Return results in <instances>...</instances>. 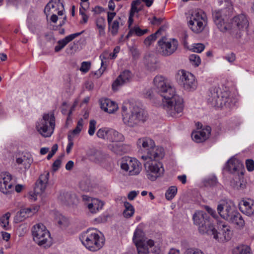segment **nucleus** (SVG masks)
<instances>
[{"instance_id": "nucleus-32", "label": "nucleus", "mask_w": 254, "mask_h": 254, "mask_svg": "<svg viewBox=\"0 0 254 254\" xmlns=\"http://www.w3.org/2000/svg\"><path fill=\"white\" fill-rule=\"evenodd\" d=\"M231 186L235 189L241 190L244 189L246 187V183L243 179V176L237 175L235 179L231 181Z\"/></svg>"}, {"instance_id": "nucleus-60", "label": "nucleus", "mask_w": 254, "mask_h": 254, "mask_svg": "<svg viewBox=\"0 0 254 254\" xmlns=\"http://www.w3.org/2000/svg\"><path fill=\"white\" fill-rule=\"evenodd\" d=\"M185 254H204L201 251L198 249H188Z\"/></svg>"}, {"instance_id": "nucleus-41", "label": "nucleus", "mask_w": 254, "mask_h": 254, "mask_svg": "<svg viewBox=\"0 0 254 254\" xmlns=\"http://www.w3.org/2000/svg\"><path fill=\"white\" fill-rule=\"evenodd\" d=\"M125 209L123 212V215L125 217L128 218L133 216L134 213V209L133 206L128 202H124Z\"/></svg>"}, {"instance_id": "nucleus-28", "label": "nucleus", "mask_w": 254, "mask_h": 254, "mask_svg": "<svg viewBox=\"0 0 254 254\" xmlns=\"http://www.w3.org/2000/svg\"><path fill=\"white\" fill-rule=\"evenodd\" d=\"M108 148L116 154L122 155L127 152L129 149V146L124 144L121 142H114L108 145Z\"/></svg>"}, {"instance_id": "nucleus-62", "label": "nucleus", "mask_w": 254, "mask_h": 254, "mask_svg": "<svg viewBox=\"0 0 254 254\" xmlns=\"http://www.w3.org/2000/svg\"><path fill=\"white\" fill-rule=\"evenodd\" d=\"M139 191H130L128 195H127V198L130 200H133L135 197L137 196V195L138 194Z\"/></svg>"}, {"instance_id": "nucleus-52", "label": "nucleus", "mask_w": 254, "mask_h": 254, "mask_svg": "<svg viewBox=\"0 0 254 254\" xmlns=\"http://www.w3.org/2000/svg\"><path fill=\"white\" fill-rule=\"evenodd\" d=\"M96 26L98 29H105L106 26L105 19L103 17H98L96 20Z\"/></svg>"}, {"instance_id": "nucleus-16", "label": "nucleus", "mask_w": 254, "mask_h": 254, "mask_svg": "<svg viewBox=\"0 0 254 254\" xmlns=\"http://www.w3.org/2000/svg\"><path fill=\"white\" fill-rule=\"evenodd\" d=\"M225 168L230 173L235 174L236 176L241 175V176H242L244 175V165L236 158L230 159L227 161Z\"/></svg>"}, {"instance_id": "nucleus-42", "label": "nucleus", "mask_w": 254, "mask_h": 254, "mask_svg": "<svg viewBox=\"0 0 254 254\" xmlns=\"http://www.w3.org/2000/svg\"><path fill=\"white\" fill-rule=\"evenodd\" d=\"M75 198V196L74 195H72L68 192L61 194L59 197L62 201L68 205L73 203Z\"/></svg>"}, {"instance_id": "nucleus-13", "label": "nucleus", "mask_w": 254, "mask_h": 254, "mask_svg": "<svg viewBox=\"0 0 254 254\" xmlns=\"http://www.w3.org/2000/svg\"><path fill=\"white\" fill-rule=\"evenodd\" d=\"M224 11L225 10H215L212 12L214 23L220 30L223 32L229 31L230 28V25L225 22L227 16L224 15Z\"/></svg>"}, {"instance_id": "nucleus-3", "label": "nucleus", "mask_w": 254, "mask_h": 254, "mask_svg": "<svg viewBox=\"0 0 254 254\" xmlns=\"http://www.w3.org/2000/svg\"><path fill=\"white\" fill-rule=\"evenodd\" d=\"M82 244L89 250L96 251L104 245V239L100 237L96 229H89L80 238Z\"/></svg>"}, {"instance_id": "nucleus-7", "label": "nucleus", "mask_w": 254, "mask_h": 254, "mask_svg": "<svg viewBox=\"0 0 254 254\" xmlns=\"http://www.w3.org/2000/svg\"><path fill=\"white\" fill-rule=\"evenodd\" d=\"M147 178L151 181H155L164 173L163 164L156 161L148 160L144 164Z\"/></svg>"}, {"instance_id": "nucleus-49", "label": "nucleus", "mask_w": 254, "mask_h": 254, "mask_svg": "<svg viewBox=\"0 0 254 254\" xmlns=\"http://www.w3.org/2000/svg\"><path fill=\"white\" fill-rule=\"evenodd\" d=\"M189 60L191 64L195 66H198L201 63L199 56L196 54H192L190 56Z\"/></svg>"}, {"instance_id": "nucleus-61", "label": "nucleus", "mask_w": 254, "mask_h": 254, "mask_svg": "<svg viewBox=\"0 0 254 254\" xmlns=\"http://www.w3.org/2000/svg\"><path fill=\"white\" fill-rule=\"evenodd\" d=\"M224 58L226 59L228 62L232 63L235 61L236 56L234 53H232L225 56Z\"/></svg>"}, {"instance_id": "nucleus-14", "label": "nucleus", "mask_w": 254, "mask_h": 254, "mask_svg": "<svg viewBox=\"0 0 254 254\" xmlns=\"http://www.w3.org/2000/svg\"><path fill=\"white\" fill-rule=\"evenodd\" d=\"M230 28L229 30H243L247 29L249 26V21L246 15L241 14L234 17L231 20L230 23Z\"/></svg>"}, {"instance_id": "nucleus-21", "label": "nucleus", "mask_w": 254, "mask_h": 254, "mask_svg": "<svg viewBox=\"0 0 254 254\" xmlns=\"http://www.w3.org/2000/svg\"><path fill=\"white\" fill-rule=\"evenodd\" d=\"M211 130V127L207 126L202 130L194 131L191 133V138L196 142H203L209 137Z\"/></svg>"}, {"instance_id": "nucleus-50", "label": "nucleus", "mask_w": 254, "mask_h": 254, "mask_svg": "<svg viewBox=\"0 0 254 254\" xmlns=\"http://www.w3.org/2000/svg\"><path fill=\"white\" fill-rule=\"evenodd\" d=\"M84 124V121L82 119H80L77 123L76 127L72 131L71 135H75L79 134L81 131Z\"/></svg>"}, {"instance_id": "nucleus-55", "label": "nucleus", "mask_w": 254, "mask_h": 254, "mask_svg": "<svg viewBox=\"0 0 254 254\" xmlns=\"http://www.w3.org/2000/svg\"><path fill=\"white\" fill-rule=\"evenodd\" d=\"M91 66V63L89 62H83L81 64L80 70L84 73L88 72Z\"/></svg>"}, {"instance_id": "nucleus-56", "label": "nucleus", "mask_w": 254, "mask_h": 254, "mask_svg": "<svg viewBox=\"0 0 254 254\" xmlns=\"http://www.w3.org/2000/svg\"><path fill=\"white\" fill-rule=\"evenodd\" d=\"M246 165L249 171H252L254 170V161L252 159L247 160Z\"/></svg>"}, {"instance_id": "nucleus-35", "label": "nucleus", "mask_w": 254, "mask_h": 254, "mask_svg": "<svg viewBox=\"0 0 254 254\" xmlns=\"http://www.w3.org/2000/svg\"><path fill=\"white\" fill-rule=\"evenodd\" d=\"M104 203L98 199H92V202L88 204V208L91 213H96L99 209H101Z\"/></svg>"}, {"instance_id": "nucleus-43", "label": "nucleus", "mask_w": 254, "mask_h": 254, "mask_svg": "<svg viewBox=\"0 0 254 254\" xmlns=\"http://www.w3.org/2000/svg\"><path fill=\"white\" fill-rule=\"evenodd\" d=\"M16 162L18 165H22L24 168L26 170L30 168L31 160L30 158L24 156L23 157L16 158Z\"/></svg>"}, {"instance_id": "nucleus-40", "label": "nucleus", "mask_w": 254, "mask_h": 254, "mask_svg": "<svg viewBox=\"0 0 254 254\" xmlns=\"http://www.w3.org/2000/svg\"><path fill=\"white\" fill-rule=\"evenodd\" d=\"M164 30L163 27H160L155 33L147 37L144 40V43L146 46H149L151 43L155 41L157 38L158 35L161 34L162 31Z\"/></svg>"}, {"instance_id": "nucleus-24", "label": "nucleus", "mask_w": 254, "mask_h": 254, "mask_svg": "<svg viewBox=\"0 0 254 254\" xmlns=\"http://www.w3.org/2000/svg\"><path fill=\"white\" fill-rule=\"evenodd\" d=\"M100 102L101 108L109 114L114 113L118 109V105L109 99H102Z\"/></svg>"}, {"instance_id": "nucleus-26", "label": "nucleus", "mask_w": 254, "mask_h": 254, "mask_svg": "<svg viewBox=\"0 0 254 254\" xmlns=\"http://www.w3.org/2000/svg\"><path fill=\"white\" fill-rule=\"evenodd\" d=\"M83 31L81 32L75 33L66 36L64 38L58 41V45L55 46V51L58 52L63 49L68 43L80 35Z\"/></svg>"}, {"instance_id": "nucleus-10", "label": "nucleus", "mask_w": 254, "mask_h": 254, "mask_svg": "<svg viewBox=\"0 0 254 254\" xmlns=\"http://www.w3.org/2000/svg\"><path fill=\"white\" fill-rule=\"evenodd\" d=\"M121 167L122 169L128 172L129 175H138L142 169L141 163L136 159L128 156L122 158Z\"/></svg>"}, {"instance_id": "nucleus-54", "label": "nucleus", "mask_w": 254, "mask_h": 254, "mask_svg": "<svg viewBox=\"0 0 254 254\" xmlns=\"http://www.w3.org/2000/svg\"><path fill=\"white\" fill-rule=\"evenodd\" d=\"M205 46L201 43L194 44L192 46V50L195 53H201L204 49Z\"/></svg>"}, {"instance_id": "nucleus-17", "label": "nucleus", "mask_w": 254, "mask_h": 254, "mask_svg": "<svg viewBox=\"0 0 254 254\" xmlns=\"http://www.w3.org/2000/svg\"><path fill=\"white\" fill-rule=\"evenodd\" d=\"M164 156V149L160 146L154 145L151 148L148 149L146 155L142 156L144 160L156 161L162 159Z\"/></svg>"}, {"instance_id": "nucleus-31", "label": "nucleus", "mask_w": 254, "mask_h": 254, "mask_svg": "<svg viewBox=\"0 0 254 254\" xmlns=\"http://www.w3.org/2000/svg\"><path fill=\"white\" fill-rule=\"evenodd\" d=\"M133 241L136 246L145 245L146 238L144 232L141 229H136L134 233Z\"/></svg>"}, {"instance_id": "nucleus-15", "label": "nucleus", "mask_w": 254, "mask_h": 254, "mask_svg": "<svg viewBox=\"0 0 254 254\" xmlns=\"http://www.w3.org/2000/svg\"><path fill=\"white\" fill-rule=\"evenodd\" d=\"M12 176L8 172H1L0 174V191L4 194H8L12 191L13 184L11 182Z\"/></svg>"}, {"instance_id": "nucleus-34", "label": "nucleus", "mask_w": 254, "mask_h": 254, "mask_svg": "<svg viewBox=\"0 0 254 254\" xmlns=\"http://www.w3.org/2000/svg\"><path fill=\"white\" fill-rule=\"evenodd\" d=\"M31 213V208H22L16 213L15 220L17 222H21L28 217Z\"/></svg>"}, {"instance_id": "nucleus-58", "label": "nucleus", "mask_w": 254, "mask_h": 254, "mask_svg": "<svg viewBox=\"0 0 254 254\" xmlns=\"http://www.w3.org/2000/svg\"><path fill=\"white\" fill-rule=\"evenodd\" d=\"M61 160L60 158H58L55 160L52 165V170L55 172L57 171L61 167Z\"/></svg>"}, {"instance_id": "nucleus-29", "label": "nucleus", "mask_w": 254, "mask_h": 254, "mask_svg": "<svg viewBox=\"0 0 254 254\" xmlns=\"http://www.w3.org/2000/svg\"><path fill=\"white\" fill-rule=\"evenodd\" d=\"M194 224L199 227L205 224L206 221H209V217L203 211H196L193 215Z\"/></svg>"}, {"instance_id": "nucleus-64", "label": "nucleus", "mask_w": 254, "mask_h": 254, "mask_svg": "<svg viewBox=\"0 0 254 254\" xmlns=\"http://www.w3.org/2000/svg\"><path fill=\"white\" fill-rule=\"evenodd\" d=\"M116 12H108L107 13V21L108 23H110L111 22H113V19L116 16Z\"/></svg>"}, {"instance_id": "nucleus-23", "label": "nucleus", "mask_w": 254, "mask_h": 254, "mask_svg": "<svg viewBox=\"0 0 254 254\" xmlns=\"http://www.w3.org/2000/svg\"><path fill=\"white\" fill-rule=\"evenodd\" d=\"M239 208L242 213L248 216L254 215V200L251 199L242 200Z\"/></svg>"}, {"instance_id": "nucleus-36", "label": "nucleus", "mask_w": 254, "mask_h": 254, "mask_svg": "<svg viewBox=\"0 0 254 254\" xmlns=\"http://www.w3.org/2000/svg\"><path fill=\"white\" fill-rule=\"evenodd\" d=\"M144 62L146 67L150 70L153 71L156 69L157 60L153 55H149L145 56Z\"/></svg>"}, {"instance_id": "nucleus-6", "label": "nucleus", "mask_w": 254, "mask_h": 254, "mask_svg": "<svg viewBox=\"0 0 254 254\" xmlns=\"http://www.w3.org/2000/svg\"><path fill=\"white\" fill-rule=\"evenodd\" d=\"M207 24L206 14L202 10L194 11L189 22L190 29L195 33L201 32Z\"/></svg>"}, {"instance_id": "nucleus-51", "label": "nucleus", "mask_w": 254, "mask_h": 254, "mask_svg": "<svg viewBox=\"0 0 254 254\" xmlns=\"http://www.w3.org/2000/svg\"><path fill=\"white\" fill-rule=\"evenodd\" d=\"M57 222L61 227H66L68 225V220L64 216L60 215L57 218Z\"/></svg>"}, {"instance_id": "nucleus-57", "label": "nucleus", "mask_w": 254, "mask_h": 254, "mask_svg": "<svg viewBox=\"0 0 254 254\" xmlns=\"http://www.w3.org/2000/svg\"><path fill=\"white\" fill-rule=\"evenodd\" d=\"M72 138L73 137L71 136V135H68V143L67 144L66 151L67 154L69 153L70 152L71 149L73 145V142L72 141Z\"/></svg>"}, {"instance_id": "nucleus-45", "label": "nucleus", "mask_w": 254, "mask_h": 254, "mask_svg": "<svg viewBox=\"0 0 254 254\" xmlns=\"http://www.w3.org/2000/svg\"><path fill=\"white\" fill-rule=\"evenodd\" d=\"M110 53H109L107 51L104 52L100 56V58L101 60V65L103 67V69L101 68L99 72H95V75H97L98 76H100L104 72L105 67L104 66V60H107L108 58H110L109 56Z\"/></svg>"}, {"instance_id": "nucleus-20", "label": "nucleus", "mask_w": 254, "mask_h": 254, "mask_svg": "<svg viewBox=\"0 0 254 254\" xmlns=\"http://www.w3.org/2000/svg\"><path fill=\"white\" fill-rule=\"evenodd\" d=\"M132 76V74L128 70H125L121 72L112 84L113 90H117L119 87L130 82Z\"/></svg>"}, {"instance_id": "nucleus-25", "label": "nucleus", "mask_w": 254, "mask_h": 254, "mask_svg": "<svg viewBox=\"0 0 254 254\" xmlns=\"http://www.w3.org/2000/svg\"><path fill=\"white\" fill-rule=\"evenodd\" d=\"M221 230L218 233L219 238L217 240L221 242H224L229 241L232 236V232L230 230V227L226 224H222L220 226Z\"/></svg>"}, {"instance_id": "nucleus-53", "label": "nucleus", "mask_w": 254, "mask_h": 254, "mask_svg": "<svg viewBox=\"0 0 254 254\" xmlns=\"http://www.w3.org/2000/svg\"><path fill=\"white\" fill-rule=\"evenodd\" d=\"M96 121L92 120H90L89 122V127L88 132L90 136H92L95 131L96 129Z\"/></svg>"}, {"instance_id": "nucleus-63", "label": "nucleus", "mask_w": 254, "mask_h": 254, "mask_svg": "<svg viewBox=\"0 0 254 254\" xmlns=\"http://www.w3.org/2000/svg\"><path fill=\"white\" fill-rule=\"evenodd\" d=\"M120 51V47L119 46H116L114 49L113 53H110V58L114 59L117 57V54L119 53Z\"/></svg>"}, {"instance_id": "nucleus-30", "label": "nucleus", "mask_w": 254, "mask_h": 254, "mask_svg": "<svg viewBox=\"0 0 254 254\" xmlns=\"http://www.w3.org/2000/svg\"><path fill=\"white\" fill-rule=\"evenodd\" d=\"M136 143L138 148H142L146 150V152L148 151V149L151 148L155 145L154 141L147 137H141L138 139Z\"/></svg>"}, {"instance_id": "nucleus-22", "label": "nucleus", "mask_w": 254, "mask_h": 254, "mask_svg": "<svg viewBox=\"0 0 254 254\" xmlns=\"http://www.w3.org/2000/svg\"><path fill=\"white\" fill-rule=\"evenodd\" d=\"M198 230L201 234L213 236V238L215 239L219 238L218 232L210 220L206 221L205 224H203L199 227Z\"/></svg>"}, {"instance_id": "nucleus-9", "label": "nucleus", "mask_w": 254, "mask_h": 254, "mask_svg": "<svg viewBox=\"0 0 254 254\" xmlns=\"http://www.w3.org/2000/svg\"><path fill=\"white\" fill-rule=\"evenodd\" d=\"M158 52L162 56L168 57L175 52L178 47V42L175 39L167 40L165 37L158 41Z\"/></svg>"}, {"instance_id": "nucleus-18", "label": "nucleus", "mask_w": 254, "mask_h": 254, "mask_svg": "<svg viewBox=\"0 0 254 254\" xmlns=\"http://www.w3.org/2000/svg\"><path fill=\"white\" fill-rule=\"evenodd\" d=\"M208 103L213 107H221L223 104V97L217 88H211L208 95Z\"/></svg>"}, {"instance_id": "nucleus-2", "label": "nucleus", "mask_w": 254, "mask_h": 254, "mask_svg": "<svg viewBox=\"0 0 254 254\" xmlns=\"http://www.w3.org/2000/svg\"><path fill=\"white\" fill-rule=\"evenodd\" d=\"M122 117L124 124L129 127L141 126L147 119L146 113L139 106L129 103L122 107Z\"/></svg>"}, {"instance_id": "nucleus-38", "label": "nucleus", "mask_w": 254, "mask_h": 254, "mask_svg": "<svg viewBox=\"0 0 254 254\" xmlns=\"http://www.w3.org/2000/svg\"><path fill=\"white\" fill-rule=\"evenodd\" d=\"M148 30L145 29L142 30L138 26H134L130 29L128 33L126 36V38L128 39L133 35H135L137 36H141L147 33Z\"/></svg>"}, {"instance_id": "nucleus-46", "label": "nucleus", "mask_w": 254, "mask_h": 254, "mask_svg": "<svg viewBox=\"0 0 254 254\" xmlns=\"http://www.w3.org/2000/svg\"><path fill=\"white\" fill-rule=\"evenodd\" d=\"M110 129L107 128H100L97 132V136L102 139H107L108 140L109 136V132Z\"/></svg>"}, {"instance_id": "nucleus-27", "label": "nucleus", "mask_w": 254, "mask_h": 254, "mask_svg": "<svg viewBox=\"0 0 254 254\" xmlns=\"http://www.w3.org/2000/svg\"><path fill=\"white\" fill-rule=\"evenodd\" d=\"M83 31L81 32L75 33L66 36L64 38L58 41V45L55 46V51L58 52L63 49L68 43L80 35Z\"/></svg>"}, {"instance_id": "nucleus-39", "label": "nucleus", "mask_w": 254, "mask_h": 254, "mask_svg": "<svg viewBox=\"0 0 254 254\" xmlns=\"http://www.w3.org/2000/svg\"><path fill=\"white\" fill-rule=\"evenodd\" d=\"M121 20V18L119 17L118 19L108 23L109 29L112 35L115 36L118 34Z\"/></svg>"}, {"instance_id": "nucleus-37", "label": "nucleus", "mask_w": 254, "mask_h": 254, "mask_svg": "<svg viewBox=\"0 0 254 254\" xmlns=\"http://www.w3.org/2000/svg\"><path fill=\"white\" fill-rule=\"evenodd\" d=\"M228 221L234 223L237 225L242 227L245 224V221L241 214L237 210L230 217Z\"/></svg>"}, {"instance_id": "nucleus-1", "label": "nucleus", "mask_w": 254, "mask_h": 254, "mask_svg": "<svg viewBox=\"0 0 254 254\" xmlns=\"http://www.w3.org/2000/svg\"><path fill=\"white\" fill-rule=\"evenodd\" d=\"M153 84L158 93L163 98V107L167 114L173 117H179L182 114L184 105L183 98L176 94L175 88L162 75L156 76Z\"/></svg>"}, {"instance_id": "nucleus-33", "label": "nucleus", "mask_w": 254, "mask_h": 254, "mask_svg": "<svg viewBox=\"0 0 254 254\" xmlns=\"http://www.w3.org/2000/svg\"><path fill=\"white\" fill-rule=\"evenodd\" d=\"M108 140L112 143L122 142L124 140V135L118 131L110 129Z\"/></svg>"}, {"instance_id": "nucleus-44", "label": "nucleus", "mask_w": 254, "mask_h": 254, "mask_svg": "<svg viewBox=\"0 0 254 254\" xmlns=\"http://www.w3.org/2000/svg\"><path fill=\"white\" fill-rule=\"evenodd\" d=\"M10 216V213L7 212L0 218V225L5 230H8L9 228V219Z\"/></svg>"}, {"instance_id": "nucleus-48", "label": "nucleus", "mask_w": 254, "mask_h": 254, "mask_svg": "<svg viewBox=\"0 0 254 254\" xmlns=\"http://www.w3.org/2000/svg\"><path fill=\"white\" fill-rule=\"evenodd\" d=\"M177 188L175 186H171L167 190L165 193V197L168 200H171L176 194Z\"/></svg>"}, {"instance_id": "nucleus-47", "label": "nucleus", "mask_w": 254, "mask_h": 254, "mask_svg": "<svg viewBox=\"0 0 254 254\" xmlns=\"http://www.w3.org/2000/svg\"><path fill=\"white\" fill-rule=\"evenodd\" d=\"M238 254H252L251 249L248 245H242L236 248Z\"/></svg>"}, {"instance_id": "nucleus-19", "label": "nucleus", "mask_w": 254, "mask_h": 254, "mask_svg": "<svg viewBox=\"0 0 254 254\" xmlns=\"http://www.w3.org/2000/svg\"><path fill=\"white\" fill-rule=\"evenodd\" d=\"M49 175V172L45 171L40 176L35 184V194H41L45 191L48 183Z\"/></svg>"}, {"instance_id": "nucleus-8", "label": "nucleus", "mask_w": 254, "mask_h": 254, "mask_svg": "<svg viewBox=\"0 0 254 254\" xmlns=\"http://www.w3.org/2000/svg\"><path fill=\"white\" fill-rule=\"evenodd\" d=\"M64 9L63 0H51L46 5L44 13L47 17L51 14V21L56 23L58 19L57 14L63 15Z\"/></svg>"}, {"instance_id": "nucleus-11", "label": "nucleus", "mask_w": 254, "mask_h": 254, "mask_svg": "<svg viewBox=\"0 0 254 254\" xmlns=\"http://www.w3.org/2000/svg\"><path fill=\"white\" fill-rule=\"evenodd\" d=\"M178 74L180 75V80L185 89L191 91L196 88L197 82L192 74L184 70H181L179 71Z\"/></svg>"}, {"instance_id": "nucleus-12", "label": "nucleus", "mask_w": 254, "mask_h": 254, "mask_svg": "<svg viewBox=\"0 0 254 254\" xmlns=\"http://www.w3.org/2000/svg\"><path fill=\"white\" fill-rule=\"evenodd\" d=\"M234 204L230 201H222L217 206V211L220 216L227 220L236 211Z\"/></svg>"}, {"instance_id": "nucleus-5", "label": "nucleus", "mask_w": 254, "mask_h": 254, "mask_svg": "<svg viewBox=\"0 0 254 254\" xmlns=\"http://www.w3.org/2000/svg\"><path fill=\"white\" fill-rule=\"evenodd\" d=\"M55 127V118L53 113L44 114L42 119L37 122L36 126L37 131L45 137L51 136Z\"/></svg>"}, {"instance_id": "nucleus-59", "label": "nucleus", "mask_w": 254, "mask_h": 254, "mask_svg": "<svg viewBox=\"0 0 254 254\" xmlns=\"http://www.w3.org/2000/svg\"><path fill=\"white\" fill-rule=\"evenodd\" d=\"M145 245L136 246L138 254H148V250L144 247Z\"/></svg>"}, {"instance_id": "nucleus-4", "label": "nucleus", "mask_w": 254, "mask_h": 254, "mask_svg": "<svg viewBox=\"0 0 254 254\" xmlns=\"http://www.w3.org/2000/svg\"><path fill=\"white\" fill-rule=\"evenodd\" d=\"M34 241L40 246L49 247L51 244V238L49 232L42 224L34 225L32 230Z\"/></svg>"}]
</instances>
